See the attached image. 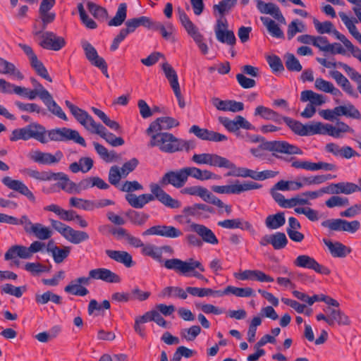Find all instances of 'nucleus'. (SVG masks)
I'll return each mask as SVG.
<instances>
[{
	"instance_id": "nucleus-31",
	"label": "nucleus",
	"mask_w": 361,
	"mask_h": 361,
	"mask_svg": "<svg viewBox=\"0 0 361 361\" xmlns=\"http://www.w3.org/2000/svg\"><path fill=\"white\" fill-rule=\"evenodd\" d=\"M184 169L187 180L190 176L202 181L209 179H216L218 178L217 175L209 170H202L195 166L184 167Z\"/></svg>"
},
{
	"instance_id": "nucleus-33",
	"label": "nucleus",
	"mask_w": 361,
	"mask_h": 361,
	"mask_svg": "<svg viewBox=\"0 0 361 361\" xmlns=\"http://www.w3.org/2000/svg\"><path fill=\"white\" fill-rule=\"evenodd\" d=\"M51 180H60L58 183L63 190L68 193L77 194V184L71 180L68 176L62 172L54 173L52 174Z\"/></svg>"
},
{
	"instance_id": "nucleus-32",
	"label": "nucleus",
	"mask_w": 361,
	"mask_h": 361,
	"mask_svg": "<svg viewBox=\"0 0 361 361\" xmlns=\"http://www.w3.org/2000/svg\"><path fill=\"white\" fill-rule=\"evenodd\" d=\"M183 212L189 216L207 219L209 217V216L206 215L205 212L213 214L214 213V209L213 207L207 204L197 203L193 204L192 206L185 207L183 210Z\"/></svg>"
},
{
	"instance_id": "nucleus-4",
	"label": "nucleus",
	"mask_w": 361,
	"mask_h": 361,
	"mask_svg": "<svg viewBox=\"0 0 361 361\" xmlns=\"http://www.w3.org/2000/svg\"><path fill=\"white\" fill-rule=\"evenodd\" d=\"M164 265L166 269L174 270L183 276H192L205 282L208 281L202 274L195 271L197 269L201 272H204L205 271L204 266L200 262L196 261L192 258H189L186 261L177 258L166 259L164 261Z\"/></svg>"
},
{
	"instance_id": "nucleus-21",
	"label": "nucleus",
	"mask_w": 361,
	"mask_h": 361,
	"mask_svg": "<svg viewBox=\"0 0 361 361\" xmlns=\"http://www.w3.org/2000/svg\"><path fill=\"white\" fill-rule=\"evenodd\" d=\"M63 157V154L60 150L56 151L54 154L39 150L32 152L30 154V158L39 164H56L61 161Z\"/></svg>"
},
{
	"instance_id": "nucleus-52",
	"label": "nucleus",
	"mask_w": 361,
	"mask_h": 361,
	"mask_svg": "<svg viewBox=\"0 0 361 361\" xmlns=\"http://www.w3.org/2000/svg\"><path fill=\"white\" fill-rule=\"evenodd\" d=\"M162 69L172 90L180 87L178 80V75L174 68L168 63H164L162 65Z\"/></svg>"
},
{
	"instance_id": "nucleus-10",
	"label": "nucleus",
	"mask_w": 361,
	"mask_h": 361,
	"mask_svg": "<svg viewBox=\"0 0 361 361\" xmlns=\"http://www.w3.org/2000/svg\"><path fill=\"white\" fill-rule=\"evenodd\" d=\"M20 225L23 226L25 232L29 235H34L40 240L49 239L52 235V231L49 227L42 224H33L27 216L20 217Z\"/></svg>"
},
{
	"instance_id": "nucleus-11",
	"label": "nucleus",
	"mask_w": 361,
	"mask_h": 361,
	"mask_svg": "<svg viewBox=\"0 0 361 361\" xmlns=\"http://www.w3.org/2000/svg\"><path fill=\"white\" fill-rule=\"evenodd\" d=\"M262 149L271 152L272 155L279 157L277 153L286 154H302V151L296 145L286 141H267L261 145Z\"/></svg>"
},
{
	"instance_id": "nucleus-27",
	"label": "nucleus",
	"mask_w": 361,
	"mask_h": 361,
	"mask_svg": "<svg viewBox=\"0 0 361 361\" xmlns=\"http://www.w3.org/2000/svg\"><path fill=\"white\" fill-rule=\"evenodd\" d=\"M190 230L195 232L207 243L211 245H217L219 243V240L214 232L204 225L192 223L190 225Z\"/></svg>"
},
{
	"instance_id": "nucleus-48",
	"label": "nucleus",
	"mask_w": 361,
	"mask_h": 361,
	"mask_svg": "<svg viewBox=\"0 0 361 361\" xmlns=\"http://www.w3.org/2000/svg\"><path fill=\"white\" fill-rule=\"evenodd\" d=\"M127 17V5L126 3L120 4L115 16L109 21V26L118 27L121 25Z\"/></svg>"
},
{
	"instance_id": "nucleus-45",
	"label": "nucleus",
	"mask_w": 361,
	"mask_h": 361,
	"mask_svg": "<svg viewBox=\"0 0 361 361\" xmlns=\"http://www.w3.org/2000/svg\"><path fill=\"white\" fill-rule=\"evenodd\" d=\"M260 20L272 37L276 38H284L283 31L274 20L264 16H262Z\"/></svg>"
},
{
	"instance_id": "nucleus-5",
	"label": "nucleus",
	"mask_w": 361,
	"mask_h": 361,
	"mask_svg": "<svg viewBox=\"0 0 361 361\" xmlns=\"http://www.w3.org/2000/svg\"><path fill=\"white\" fill-rule=\"evenodd\" d=\"M46 133L47 130L43 126L33 123L24 128L13 130L10 140L14 142L18 140H27L34 138L41 143L45 144L48 142Z\"/></svg>"
},
{
	"instance_id": "nucleus-1",
	"label": "nucleus",
	"mask_w": 361,
	"mask_h": 361,
	"mask_svg": "<svg viewBox=\"0 0 361 361\" xmlns=\"http://www.w3.org/2000/svg\"><path fill=\"white\" fill-rule=\"evenodd\" d=\"M65 104L77 121L87 130L99 135L113 147L121 146L124 144V140L122 137H116L113 133L108 132L104 126L96 123L86 111L74 105L68 100L65 101Z\"/></svg>"
},
{
	"instance_id": "nucleus-12",
	"label": "nucleus",
	"mask_w": 361,
	"mask_h": 361,
	"mask_svg": "<svg viewBox=\"0 0 361 361\" xmlns=\"http://www.w3.org/2000/svg\"><path fill=\"white\" fill-rule=\"evenodd\" d=\"M261 185L253 181H244L240 183L238 180L235 181L234 184L228 185H213L212 190L219 194H240L245 191L259 189Z\"/></svg>"
},
{
	"instance_id": "nucleus-49",
	"label": "nucleus",
	"mask_w": 361,
	"mask_h": 361,
	"mask_svg": "<svg viewBox=\"0 0 361 361\" xmlns=\"http://www.w3.org/2000/svg\"><path fill=\"white\" fill-rule=\"evenodd\" d=\"M159 297H177L185 300L187 298L188 295L186 294V290H184L182 288L178 286H167L161 291Z\"/></svg>"
},
{
	"instance_id": "nucleus-8",
	"label": "nucleus",
	"mask_w": 361,
	"mask_h": 361,
	"mask_svg": "<svg viewBox=\"0 0 361 361\" xmlns=\"http://www.w3.org/2000/svg\"><path fill=\"white\" fill-rule=\"evenodd\" d=\"M91 279L102 280L106 283H118L121 281V278L117 274L106 268H97L91 269L88 273V276L79 277L75 280V282L80 286H87Z\"/></svg>"
},
{
	"instance_id": "nucleus-17",
	"label": "nucleus",
	"mask_w": 361,
	"mask_h": 361,
	"mask_svg": "<svg viewBox=\"0 0 361 361\" xmlns=\"http://www.w3.org/2000/svg\"><path fill=\"white\" fill-rule=\"evenodd\" d=\"M39 39V45L48 50L59 51L66 45L65 39L53 32H45Z\"/></svg>"
},
{
	"instance_id": "nucleus-64",
	"label": "nucleus",
	"mask_w": 361,
	"mask_h": 361,
	"mask_svg": "<svg viewBox=\"0 0 361 361\" xmlns=\"http://www.w3.org/2000/svg\"><path fill=\"white\" fill-rule=\"evenodd\" d=\"M25 269L31 274L35 276L42 272L49 271L50 267L39 262H27L25 264Z\"/></svg>"
},
{
	"instance_id": "nucleus-18",
	"label": "nucleus",
	"mask_w": 361,
	"mask_h": 361,
	"mask_svg": "<svg viewBox=\"0 0 361 361\" xmlns=\"http://www.w3.org/2000/svg\"><path fill=\"white\" fill-rule=\"evenodd\" d=\"M143 235H159L168 238H177L183 235V232L172 226L157 225L150 227L142 233Z\"/></svg>"
},
{
	"instance_id": "nucleus-37",
	"label": "nucleus",
	"mask_w": 361,
	"mask_h": 361,
	"mask_svg": "<svg viewBox=\"0 0 361 361\" xmlns=\"http://www.w3.org/2000/svg\"><path fill=\"white\" fill-rule=\"evenodd\" d=\"M315 135H328L336 138L342 137V133L338 130L336 126H334L331 124H324L321 122L315 123Z\"/></svg>"
},
{
	"instance_id": "nucleus-63",
	"label": "nucleus",
	"mask_w": 361,
	"mask_h": 361,
	"mask_svg": "<svg viewBox=\"0 0 361 361\" xmlns=\"http://www.w3.org/2000/svg\"><path fill=\"white\" fill-rule=\"evenodd\" d=\"M179 18L181 24L190 36L192 35L193 32L195 33L198 31L197 27L190 20L189 17L184 11H179Z\"/></svg>"
},
{
	"instance_id": "nucleus-35",
	"label": "nucleus",
	"mask_w": 361,
	"mask_h": 361,
	"mask_svg": "<svg viewBox=\"0 0 361 361\" xmlns=\"http://www.w3.org/2000/svg\"><path fill=\"white\" fill-rule=\"evenodd\" d=\"M330 75L336 80L337 84L341 87L344 92L355 98L358 97L357 94L354 90L348 78L341 72L338 71H334L330 72Z\"/></svg>"
},
{
	"instance_id": "nucleus-56",
	"label": "nucleus",
	"mask_w": 361,
	"mask_h": 361,
	"mask_svg": "<svg viewBox=\"0 0 361 361\" xmlns=\"http://www.w3.org/2000/svg\"><path fill=\"white\" fill-rule=\"evenodd\" d=\"M48 251L52 253L54 262L57 264H60L68 256L71 252V247L66 246L61 249L57 246H54L51 249H48Z\"/></svg>"
},
{
	"instance_id": "nucleus-57",
	"label": "nucleus",
	"mask_w": 361,
	"mask_h": 361,
	"mask_svg": "<svg viewBox=\"0 0 361 361\" xmlns=\"http://www.w3.org/2000/svg\"><path fill=\"white\" fill-rule=\"evenodd\" d=\"M237 3V0H221L219 4L213 6L214 13L218 12L221 16H223L226 13L229 12Z\"/></svg>"
},
{
	"instance_id": "nucleus-50",
	"label": "nucleus",
	"mask_w": 361,
	"mask_h": 361,
	"mask_svg": "<svg viewBox=\"0 0 361 361\" xmlns=\"http://www.w3.org/2000/svg\"><path fill=\"white\" fill-rule=\"evenodd\" d=\"M91 109L106 126L117 133H121V127L118 122L111 120L104 112L97 108L92 107Z\"/></svg>"
},
{
	"instance_id": "nucleus-2",
	"label": "nucleus",
	"mask_w": 361,
	"mask_h": 361,
	"mask_svg": "<svg viewBox=\"0 0 361 361\" xmlns=\"http://www.w3.org/2000/svg\"><path fill=\"white\" fill-rule=\"evenodd\" d=\"M149 188L151 194H142L137 196L133 193H128L126 195V200L131 207L136 209H141L146 204L154 200L171 209H178L181 207V202L179 200L171 197L157 183H151Z\"/></svg>"
},
{
	"instance_id": "nucleus-36",
	"label": "nucleus",
	"mask_w": 361,
	"mask_h": 361,
	"mask_svg": "<svg viewBox=\"0 0 361 361\" xmlns=\"http://www.w3.org/2000/svg\"><path fill=\"white\" fill-rule=\"evenodd\" d=\"M44 209L54 212L61 220L66 221H73L77 217V213L74 210H66L54 204L45 207Z\"/></svg>"
},
{
	"instance_id": "nucleus-29",
	"label": "nucleus",
	"mask_w": 361,
	"mask_h": 361,
	"mask_svg": "<svg viewBox=\"0 0 361 361\" xmlns=\"http://www.w3.org/2000/svg\"><path fill=\"white\" fill-rule=\"evenodd\" d=\"M254 116H259L264 120L271 121L277 124L282 123L283 117V115L276 111L263 105H259L255 108Z\"/></svg>"
},
{
	"instance_id": "nucleus-58",
	"label": "nucleus",
	"mask_w": 361,
	"mask_h": 361,
	"mask_svg": "<svg viewBox=\"0 0 361 361\" xmlns=\"http://www.w3.org/2000/svg\"><path fill=\"white\" fill-rule=\"evenodd\" d=\"M94 146L96 152L104 161L110 162L117 158V154L115 152H109L104 146L99 143L94 142Z\"/></svg>"
},
{
	"instance_id": "nucleus-55",
	"label": "nucleus",
	"mask_w": 361,
	"mask_h": 361,
	"mask_svg": "<svg viewBox=\"0 0 361 361\" xmlns=\"http://www.w3.org/2000/svg\"><path fill=\"white\" fill-rule=\"evenodd\" d=\"M126 216L129 219L132 224L138 226L143 225L149 219V215L147 214L132 209L126 212Z\"/></svg>"
},
{
	"instance_id": "nucleus-26",
	"label": "nucleus",
	"mask_w": 361,
	"mask_h": 361,
	"mask_svg": "<svg viewBox=\"0 0 361 361\" xmlns=\"http://www.w3.org/2000/svg\"><path fill=\"white\" fill-rule=\"evenodd\" d=\"M212 104L220 111L239 112L244 109V104L240 102L235 100H221L218 97L212 99Z\"/></svg>"
},
{
	"instance_id": "nucleus-28",
	"label": "nucleus",
	"mask_w": 361,
	"mask_h": 361,
	"mask_svg": "<svg viewBox=\"0 0 361 361\" xmlns=\"http://www.w3.org/2000/svg\"><path fill=\"white\" fill-rule=\"evenodd\" d=\"M217 225L228 229L240 228L243 231H247L251 233L255 232L252 225L249 221H244L240 218L220 221L217 223Z\"/></svg>"
},
{
	"instance_id": "nucleus-20",
	"label": "nucleus",
	"mask_w": 361,
	"mask_h": 361,
	"mask_svg": "<svg viewBox=\"0 0 361 361\" xmlns=\"http://www.w3.org/2000/svg\"><path fill=\"white\" fill-rule=\"evenodd\" d=\"M2 183L9 189L25 196L30 202H35L36 199L34 194L22 181L6 176L3 178Z\"/></svg>"
},
{
	"instance_id": "nucleus-39",
	"label": "nucleus",
	"mask_w": 361,
	"mask_h": 361,
	"mask_svg": "<svg viewBox=\"0 0 361 361\" xmlns=\"http://www.w3.org/2000/svg\"><path fill=\"white\" fill-rule=\"evenodd\" d=\"M336 116H345L346 117L361 119V114L351 103H348L343 106L336 107Z\"/></svg>"
},
{
	"instance_id": "nucleus-60",
	"label": "nucleus",
	"mask_w": 361,
	"mask_h": 361,
	"mask_svg": "<svg viewBox=\"0 0 361 361\" xmlns=\"http://www.w3.org/2000/svg\"><path fill=\"white\" fill-rule=\"evenodd\" d=\"M69 204L71 207L82 209L86 211L93 210V201L88 200H83L78 197H71Z\"/></svg>"
},
{
	"instance_id": "nucleus-34",
	"label": "nucleus",
	"mask_w": 361,
	"mask_h": 361,
	"mask_svg": "<svg viewBox=\"0 0 361 361\" xmlns=\"http://www.w3.org/2000/svg\"><path fill=\"white\" fill-rule=\"evenodd\" d=\"M323 242L327 246L331 255L334 257H345L351 252V249L350 247H346L340 242L333 243L326 238L323 239Z\"/></svg>"
},
{
	"instance_id": "nucleus-43",
	"label": "nucleus",
	"mask_w": 361,
	"mask_h": 361,
	"mask_svg": "<svg viewBox=\"0 0 361 361\" xmlns=\"http://www.w3.org/2000/svg\"><path fill=\"white\" fill-rule=\"evenodd\" d=\"M81 46L84 50L85 55L87 59L91 63L92 65H96L95 62H99L100 60L104 59L98 55L96 49L87 40L81 41Z\"/></svg>"
},
{
	"instance_id": "nucleus-24",
	"label": "nucleus",
	"mask_w": 361,
	"mask_h": 361,
	"mask_svg": "<svg viewBox=\"0 0 361 361\" xmlns=\"http://www.w3.org/2000/svg\"><path fill=\"white\" fill-rule=\"evenodd\" d=\"M324 311L328 314V324L331 326H334L336 324L338 325H349L350 323L348 317L338 307H326L324 309Z\"/></svg>"
},
{
	"instance_id": "nucleus-16",
	"label": "nucleus",
	"mask_w": 361,
	"mask_h": 361,
	"mask_svg": "<svg viewBox=\"0 0 361 361\" xmlns=\"http://www.w3.org/2000/svg\"><path fill=\"white\" fill-rule=\"evenodd\" d=\"M282 122H284L290 130L300 136H310L315 135V123L304 125L301 122L292 118L283 116Z\"/></svg>"
},
{
	"instance_id": "nucleus-46",
	"label": "nucleus",
	"mask_w": 361,
	"mask_h": 361,
	"mask_svg": "<svg viewBox=\"0 0 361 361\" xmlns=\"http://www.w3.org/2000/svg\"><path fill=\"white\" fill-rule=\"evenodd\" d=\"M89 235L85 231L75 230L70 226L65 238L73 244H79L89 239Z\"/></svg>"
},
{
	"instance_id": "nucleus-30",
	"label": "nucleus",
	"mask_w": 361,
	"mask_h": 361,
	"mask_svg": "<svg viewBox=\"0 0 361 361\" xmlns=\"http://www.w3.org/2000/svg\"><path fill=\"white\" fill-rule=\"evenodd\" d=\"M106 255L116 262L123 264L126 267L130 268L135 265L130 254L126 251L106 250Z\"/></svg>"
},
{
	"instance_id": "nucleus-40",
	"label": "nucleus",
	"mask_w": 361,
	"mask_h": 361,
	"mask_svg": "<svg viewBox=\"0 0 361 361\" xmlns=\"http://www.w3.org/2000/svg\"><path fill=\"white\" fill-rule=\"evenodd\" d=\"M231 293L237 297L241 298H248L252 296H255V293L254 290L252 288H238L232 286H227L224 292L219 293V295H228Z\"/></svg>"
},
{
	"instance_id": "nucleus-23",
	"label": "nucleus",
	"mask_w": 361,
	"mask_h": 361,
	"mask_svg": "<svg viewBox=\"0 0 361 361\" xmlns=\"http://www.w3.org/2000/svg\"><path fill=\"white\" fill-rule=\"evenodd\" d=\"M190 133H193L198 138L203 140L221 142L227 140V137L223 134L209 130L206 128H201L196 125L192 126L190 128Z\"/></svg>"
},
{
	"instance_id": "nucleus-54",
	"label": "nucleus",
	"mask_w": 361,
	"mask_h": 361,
	"mask_svg": "<svg viewBox=\"0 0 361 361\" xmlns=\"http://www.w3.org/2000/svg\"><path fill=\"white\" fill-rule=\"evenodd\" d=\"M220 291L214 290L211 288H197V287H192L188 286L186 288V294H190L192 296L203 298L205 296L212 295L214 294H219Z\"/></svg>"
},
{
	"instance_id": "nucleus-42",
	"label": "nucleus",
	"mask_w": 361,
	"mask_h": 361,
	"mask_svg": "<svg viewBox=\"0 0 361 361\" xmlns=\"http://www.w3.org/2000/svg\"><path fill=\"white\" fill-rule=\"evenodd\" d=\"M44 104L47 106V109L54 115L56 116L59 118L67 121L68 118L66 114L63 112L61 106H59L56 102L54 100L52 96L49 92L48 96L44 100Z\"/></svg>"
},
{
	"instance_id": "nucleus-14",
	"label": "nucleus",
	"mask_w": 361,
	"mask_h": 361,
	"mask_svg": "<svg viewBox=\"0 0 361 361\" xmlns=\"http://www.w3.org/2000/svg\"><path fill=\"white\" fill-rule=\"evenodd\" d=\"M357 191L361 192V178L358 179V185L350 182H340L338 183H331L322 188V192L331 195H337L339 193L349 195Z\"/></svg>"
},
{
	"instance_id": "nucleus-15",
	"label": "nucleus",
	"mask_w": 361,
	"mask_h": 361,
	"mask_svg": "<svg viewBox=\"0 0 361 361\" xmlns=\"http://www.w3.org/2000/svg\"><path fill=\"white\" fill-rule=\"evenodd\" d=\"M293 264L298 267L312 269L323 275L327 276L331 274V270L328 267L319 264L313 257L307 255L298 256L294 260Z\"/></svg>"
},
{
	"instance_id": "nucleus-9",
	"label": "nucleus",
	"mask_w": 361,
	"mask_h": 361,
	"mask_svg": "<svg viewBox=\"0 0 361 361\" xmlns=\"http://www.w3.org/2000/svg\"><path fill=\"white\" fill-rule=\"evenodd\" d=\"M46 137L48 142L49 140L56 142L73 140L82 147L86 146L85 139L80 135L77 130L65 127L47 130Z\"/></svg>"
},
{
	"instance_id": "nucleus-62",
	"label": "nucleus",
	"mask_w": 361,
	"mask_h": 361,
	"mask_svg": "<svg viewBox=\"0 0 361 361\" xmlns=\"http://www.w3.org/2000/svg\"><path fill=\"white\" fill-rule=\"evenodd\" d=\"M23 173L27 176L33 178L38 180L47 181L51 180L53 172L50 171H43L39 172L37 170H33L30 169H25L23 170Z\"/></svg>"
},
{
	"instance_id": "nucleus-7",
	"label": "nucleus",
	"mask_w": 361,
	"mask_h": 361,
	"mask_svg": "<svg viewBox=\"0 0 361 361\" xmlns=\"http://www.w3.org/2000/svg\"><path fill=\"white\" fill-rule=\"evenodd\" d=\"M150 136V140L148 142V147H157L160 151L165 153H174L177 152L178 137L169 133L157 132L153 133Z\"/></svg>"
},
{
	"instance_id": "nucleus-41",
	"label": "nucleus",
	"mask_w": 361,
	"mask_h": 361,
	"mask_svg": "<svg viewBox=\"0 0 361 361\" xmlns=\"http://www.w3.org/2000/svg\"><path fill=\"white\" fill-rule=\"evenodd\" d=\"M341 20L348 28L349 32L361 44V34L357 31L355 23H357L355 18H349L344 12L338 13Z\"/></svg>"
},
{
	"instance_id": "nucleus-59",
	"label": "nucleus",
	"mask_w": 361,
	"mask_h": 361,
	"mask_svg": "<svg viewBox=\"0 0 361 361\" xmlns=\"http://www.w3.org/2000/svg\"><path fill=\"white\" fill-rule=\"evenodd\" d=\"M142 252L143 255L151 257L159 262H163L161 249H159L158 247L153 245H145L142 249Z\"/></svg>"
},
{
	"instance_id": "nucleus-47",
	"label": "nucleus",
	"mask_w": 361,
	"mask_h": 361,
	"mask_svg": "<svg viewBox=\"0 0 361 361\" xmlns=\"http://www.w3.org/2000/svg\"><path fill=\"white\" fill-rule=\"evenodd\" d=\"M300 100L303 102L310 101L312 106H320L325 102L322 94L315 93L312 90H304L301 92Z\"/></svg>"
},
{
	"instance_id": "nucleus-25",
	"label": "nucleus",
	"mask_w": 361,
	"mask_h": 361,
	"mask_svg": "<svg viewBox=\"0 0 361 361\" xmlns=\"http://www.w3.org/2000/svg\"><path fill=\"white\" fill-rule=\"evenodd\" d=\"M257 8L261 13L269 14L280 23H285L286 20L278 6L273 3H265L262 0H256Z\"/></svg>"
},
{
	"instance_id": "nucleus-61",
	"label": "nucleus",
	"mask_w": 361,
	"mask_h": 361,
	"mask_svg": "<svg viewBox=\"0 0 361 361\" xmlns=\"http://www.w3.org/2000/svg\"><path fill=\"white\" fill-rule=\"evenodd\" d=\"M216 37L220 42L227 44L230 46H234L236 42V38L232 30H218Z\"/></svg>"
},
{
	"instance_id": "nucleus-44",
	"label": "nucleus",
	"mask_w": 361,
	"mask_h": 361,
	"mask_svg": "<svg viewBox=\"0 0 361 361\" xmlns=\"http://www.w3.org/2000/svg\"><path fill=\"white\" fill-rule=\"evenodd\" d=\"M286 223L284 212H278L267 216L265 219L266 226L271 230L277 229L283 226Z\"/></svg>"
},
{
	"instance_id": "nucleus-6",
	"label": "nucleus",
	"mask_w": 361,
	"mask_h": 361,
	"mask_svg": "<svg viewBox=\"0 0 361 361\" xmlns=\"http://www.w3.org/2000/svg\"><path fill=\"white\" fill-rule=\"evenodd\" d=\"M151 25L152 20L147 16L128 19L125 23L126 27L122 28L118 35L114 39L110 47L111 51H116L118 48L119 44L124 40L127 35L134 32L138 27L143 26L149 28Z\"/></svg>"
},
{
	"instance_id": "nucleus-3",
	"label": "nucleus",
	"mask_w": 361,
	"mask_h": 361,
	"mask_svg": "<svg viewBox=\"0 0 361 361\" xmlns=\"http://www.w3.org/2000/svg\"><path fill=\"white\" fill-rule=\"evenodd\" d=\"M191 161L198 165L207 164L211 166L235 169L227 173V176H235L247 178V168H236L235 165L228 159L213 153L195 154L191 157Z\"/></svg>"
},
{
	"instance_id": "nucleus-51",
	"label": "nucleus",
	"mask_w": 361,
	"mask_h": 361,
	"mask_svg": "<svg viewBox=\"0 0 361 361\" xmlns=\"http://www.w3.org/2000/svg\"><path fill=\"white\" fill-rule=\"evenodd\" d=\"M180 192L184 195L198 196L205 202L210 192L206 188L195 185L184 188Z\"/></svg>"
},
{
	"instance_id": "nucleus-22",
	"label": "nucleus",
	"mask_w": 361,
	"mask_h": 361,
	"mask_svg": "<svg viewBox=\"0 0 361 361\" xmlns=\"http://www.w3.org/2000/svg\"><path fill=\"white\" fill-rule=\"evenodd\" d=\"M288 238L284 233L276 232L274 234L265 235L260 238L259 245L267 246L271 245L275 250H281L288 244Z\"/></svg>"
},
{
	"instance_id": "nucleus-19",
	"label": "nucleus",
	"mask_w": 361,
	"mask_h": 361,
	"mask_svg": "<svg viewBox=\"0 0 361 361\" xmlns=\"http://www.w3.org/2000/svg\"><path fill=\"white\" fill-rule=\"evenodd\" d=\"M178 126L179 122L172 117H160L150 123L148 128L146 130V133L151 135L153 133L162 132L163 130H169Z\"/></svg>"
},
{
	"instance_id": "nucleus-38",
	"label": "nucleus",
	"mask_w": 361,
	"mask_h": 361,
	"mask_svg": "<svg viewBox=\"0 0 361 361\" xmlns=\"http://www.w3.org/2000/svg\"><path fill=\"white\" fill-rule=\"evenodd\" d=\"M0 73L11 75L19 80H22L24 78L23 73L13 63L1 57H0Z\"/></svg>"
},
{
	"instance_id": "nucleus-53",
	"label": "nucleus",
	"mask_w": 361,
	"mask_h": 361,
	"mask_svg": "<svg viewBox=\"0 0 361 361\" xmlns=\"http://www.w3.org/2000/svg\"><path fill=\"white\" fill-rule=\"evenodd\" d=\"M219 121L226 128L229 132L233 133L238 137H242L241 133L239 130V126L237 122V116L234 120H231L227 117H219Z\"/></svg>"
},
{
	"instance_id": "nucleus-13",
	"label": "nucleus",
	"mask_w": 361,
	"mask_h": 361,
	"mask_svg": "<svg viewBox=\"0 0 361 361\" xmlns=\"http://www.w3.org/2000/svg\"><path fill=\"white\" fill-rule=\"evenodd\" d=\"M188 182L185 178V172L184 167L176 171H169L164 174L160 178L159 183L160 187H164L169 185L176 188H183Z\"/></svg>"
}]
</instances>
